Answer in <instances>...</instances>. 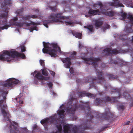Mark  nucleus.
Wrapping results in <instances>:
<instances>
[{
    "label": "nucleus",
    "instance_id": "obj_45",
    "mask_svg": "<svg viewBox=\"0 0 133 133\" xmlns=\"http://www.w3.org/2000/svg\"><path fill=\"white\" fill-rule=\"evenodd\" d=\"M37 125L36 124H34L33 126V130L32 131V133H34V132L35 131L36 129L37 128Z\"/></svg>",
    "mask_w": 133,
    "mask_h": 133
},
{
    "label": "nucleus",
    "instance_id": "obj_39",
    "mask_svg": "<svg viewBox=\"0 0 133 133\" xmlns=\"http://www.w3.org/2000/svg\"><path fill=\"white\" fill-rule=\"evenodd\" d=\"M65 23L66 25H71L74 24V22L70 21H65Z\"/></svg>",
    "mask_w": 133,
    "mask_h": 133
},
{
    "label": "nucleus",
    "instance_id": "obj_11",
    "mask_svg": "<svg viewBox=\"0 0 133 133\" xmlns=\"http://www.w3.org/2000/svg\"><path fill=\"white\" fill-rule=\"evenodd\" d=\"M19 81L14 78H9L7 80L6 82L3 85L2 88H5V90L6 91L8 88L12 87L14 84H16L18 83Z\"/></svg>",
    "mask_w": 133,
    "mask_h": 133
},
{
    "label": "nucleus",
    "instance_id": "obj_4",
    "mask_svg": "<svg viewBox=\"0 0 133 133\" xmlns=\"http://www.w3.org/2000/svg\"><path fill=\"white\" fill-rule=\"evenodd\" d=\"M16 57H20L23 59L25 58V55L23 53H19L16 51H11L10 52L7 50H5L0 55V60L9 62Z\"/></svg>",
    "mask_w": 133,
    "mask_h": 133
},
{
    "label": "nucleus",
    "instance_id": "obj_3",
    "mask_svg": "<svg viewBox=\"0 0 133 133\" xmlns=\"http://www.w3.org/2000/svg\"><path fill=\"white\" fill-rule=\"evenodd\" d=\"M43 43L44 48L42 49V51L44 53L49 54L51 57L55 58L57 56V50L55 49L58 48V51L61 52L60 48L56 44H50L45 42H43Z\"/></svg>",
    "mask_w": 133,
    "mask_h": 133
},
{
    "label": "nucleus",
    "instance_id": "obj_63",
    "mask_svg": "<svg viewBox=\"0 0 133 133\" xmlns=\"http://www.w3.org/2000/svg\"><path fill=\"white\" fill-rule=\"evenodd\" d=\"M61 106L60 107V108H61Z\"/></svg>",
    "mask_w": 133,
    "mask_h": 133
},
{
    "label": "nucleus",
    "instance_id": "obj_32",
    "mask_svg": "<svg viewBox=\"0 0 133 133\" xmlns=\"http://www.w3.org/2000/svg\"><path fill=\"white\" fill-rule=\"evenodd\" d=\"M42 73L43 75L46 76H48L49 74L48 72L45 69H43L42 70Z\"/></svg>",
    "mask_w": 133,
    "mask_h": 133
},
{
    "label": "nucleus",
    "instance_id": "obj_5",
    "mask_svg": "<svg viewBox=\"0 0 133 133\" xmlns=\"http://www.w3.org/2000/svg\"><path fill=\"white\" fill-rule=\"evenodd\" d=\"M5 88H1L0 89V92L1 95L3 97V99L0 100V107L1 112L2 114L4 119L6 121H9L10 120V115L9 112L7 110V106L4 104L2 105L4 102H6V95L8 94V91L5 90ZM1 96H0V97Z\"/></svg>",
    "mask_w": 133,
    "mask_h": 133
},
{
    "label": "nucleus",
    "instance_id": "obj_61",
    "mask_svg": "<svg viewBox=\"0 0 133 133\" xmlns=\"http://www.w3.org/2000/svg\"><path fill=\"white\" fill-rule=\"evenodd\" d=\"M87 26H84V28H87Z\"/></svg>",
    "mask_w": 133,
    "mask_h": 133
},
{
    "label": "nucleus",
    "instance_id": "obj_29",
    "mask_svg": "<svg viewBox=\"0 0 133 133\" xmlns=\"http://www.w3.org/2000/svg\"><path fill=\"white\" fill-rule=\"evenodd\" d=\"M21 19H20V21H22V20H27L30 19V15H28L27 16H22L21 17Z\"/></svg>",
    "mask_w": 133,
    "mask_h": 133
},
{
    "label": "nucleus",
    "instance_id": "obj_44",
    "mask_svg": "<svg viewBox=\"0 0 133 133\" xmlns=\"http://www.w3.org/2000/svg\"><path fill=\"white\" fill-rule=\"evenodd\" d=\"M108 128V127L107 126L103 127L100 130V131L99 132V133L103 131V130H105L107 128Z\"/></svg>",
    "mask_w": 133,
    "mask_h": 133
},
{
    "label": "nucleus",
    "instance_id": "obj_56",
    "mask_svg": "<svg viewBox=\"0 0 133 133\" xmlns=\"http://www.w3.org/2000/svg\"><path fill=\"white\" fill-rule=\"evenodd\" d=\"M30 30L31 32H32V31L34 30V29H33L31 27L30 29Z\"/></svg>",
    "mask_w": 133,
    "mask_h": 133
},
{
    "label": "nucleus",
    "instance_id": "obj_1",
    "mask_svg": "<svg viewBox=\"0 0 133 133\" xmlns=\"http://www.w3.org/2000/svg\"><path fill=\"white\" fill-rule=\"evenodd\" d=\"M69 103L71 105L66 108L67 112L70 114L73 115L74 114L75 111L77 109L83 110L84 111L87 115L90 117V119L87 121L85 124L80 125L78 128L76 126L66 124L63 127L64 133H78V132H82L85 129L90 128L92 123V119L93 116L92 113L90 110L89 102H83L81 101V104H78V101L76 98L72 97L70 99Z\"/></svg>",
    "mask_w": 133,
    "mask_h": 133
},
{
    "label": "nucleus",
    "instance_id": "obj_46",
    "mask_svg": "<svg viewBox=\"0 0 133 133\" xmlns=\"http://www.w3.org/2000/svg\"><path fill=\"white\" fill-rule=\"evenodd\" d=\"M69 68V71L72 74H74V71L73 68Z\"/></svg>",
    "mask_w": 133,
    "mask_h": 133
},
{
    "label": "nucleus",
    "instance_id": "obj_14",
    "mask_svg": "<svg viewBox=\"0 0 133 133\" xmlns=\"http://www.w3.org/2000/svg\"><path fill=\"white\" fill-rule=\"evenodd\" d=\"M61 61L62 62L65 63L64 66L65 68H69L71 64V62L70 58L66 57L65 58H62Z\"/></svg>",
    "mask_w": 133,
    "mask_h": 133
},
{
    "label": "nucleus",
    "instance_id": "obj_19",
    "mask_svg": "<svg viewBox=\"0 0 133 133\" xmlns=\"http://www.w3.org/2000/svg\"><path fill=\"white\" fill-rule=\"evenodd\" d=\"M88 13L89 14L92 15H99L101 13V12L98 9L93 10L90 9L89 10Z\"/></svg>",
    "mask_w": 133,
    "mask_h": 133
},
{
    "label": "nucleus",
    "instance_id": "obj_50",
    "mask_svg": "<svg viewBox=\"0 0 133 133\" xmlns=\"http://www.w3.org/2000/svg\"><path fill=\"white\" fill-rule=\"evenodd\" d=\"M33 10L36 12H38L39 11V10L38 9H34Z\"/></svg>",
    "mask_w": 133,
    "mask_h": 133
},
{
    "label": "nucleus",
    "instance_id": "obj_47",
    "mask_svg": "<svg viewBox=\"0 0 133 133\" xmlns=\"http://www.w3.org/2000/svg\"><path fill=\"white\" fill-rule=\"evenodd\" d=\"M119 108L123 110L125 109V106L123 104H121L119 106Z\"/></svg>",
    "mask_w": 133,
    "mask_h": 133
},
{
    "label": "nucleus",
    "instance_id": "obj_59",
    "mask_svg": "<svg viewBox=\"0 0 133 133\" xmlns=\"http://www.w3.org/2000/svg\"><path fill=\"white\" fill-rule=\"evenodd\" d=\"M105 89H107V86H106L105 85Z\"/></svg>",
    "mask_w": 133,
    "mask_h": 133
},
{
    "label": "nucleus",
    "instance_id": "obj_16",
    "mask_svg": "<svg viewBox=\"0 0 133 133\" xmlns=\"http://www.w3.org/2000/svg\"><path fill=\"white\" fill-rule=\"evenodd\" d=\"M78 94L79 95V97H81L86 96L91 98L95 97V95L94 94L89 92H87L85 91H84L81 92H78Z\"/></svg>",
    "mask_w": 133,
    "mask_h": 133
},
{
    "label": "nucleus",
    "instance_id": "obj_7",
    "mask_svg": "<svg viewBox=\"0 0 133 133\" xmlns=\"http://www.w3.org/2000/svg\"><path fill=\"white\" fill-rule=\"evenodd\" d=\"M96 71L97 77L93 78L90 76L86 78V82H91L90 88H92L93 87L94 88H95L96 86L94 84L95 82L97 83L101 84H103V83H105L106 82L105 78L103 76L104 73L102 72L99 71V70H97V69Z\"/></svg>",
    "mask_w": 133,
    "mask_h": 133
},
{
    "label": "nucleus",
    "instance_id": "obj_26",
    "mask_svg": "<svg viewBox=\"0 0 133 133\" xmlns=\"http://www.w3.org/2000/svg\"><path fill=\"white\" fill-rule=\"evenodd\" d=\"M106 75L107 77L110 79H116L117 78V76L116 75L115 76L109 74H106Z\"/></svg>",
    "mask_w": 133,
    "mask_h": 133
},
{
    "label": "nucleus",
    "instance_id": "obj_17",
    "mask_svg": "<svg viewBox=\"0 0 133 133\" xmlns=\"http://www.w3.org/2000/svg\"><path fill=\"white\" fill-rule=\"evenodd\" d=\"M110 6H115L116 7H124V5L123 4L119 1H115L114 2H110Z\"/></svg>",
    "mask_w": 133,
    "mask_h": 133
},
{
    "label": "nucleus",
    "instance_id": "obj_62",
    "mask_svg": "<svg viewBox=\"0 0 133 133\" xmlns=\"http://www.w3.org/2000/svg\"><path fill=\"white\" fill-rule=\"evenodd\" d=\"M130 133H132V131H130Z\"/></svg>",
    "mask_w": 133,
    "mask_h": 133
},
{
    "label": "nucleus",
    "instance_id": "obj_58",
    "mask_svg": "<svg viewBox=\"0 0 133 133\" xmlns=\"http://www.w3.org/2000/svg\"><path fill=\"white\" fill-rule=\"evenodd\" d=\"M20 103L21 104H22L23 103V101H22L21 102H20Z\"/></svg>",
    "mask_w": 133,
    "mask_h": 133
},
{
    "label": "nucleus",
    "instance_id": "obj_37",
    "mask_svg": "<svg viewBox=\"0 0 133 133\" xmlns=\"http://www.w3.org/2000/svg\"><path fill=\"white\" fill-rule=\"evenodd\" d=\"M20 47L22 52H24L25 51V47L24 46V45H21L20 46Z\"/></svg>",
    "mask_w": 133,
    "mask_h": 133
},
{
    "label": "nucleus",
    "instance_id": "obj_15",
    "mask_svg": "<svg viewBox=\"0 0 133 133\" xmlns=\"http://www.w3.org/2000/svg\"><path fill=\"white\" fill-rule=\"evenodd\" d=\"M110 113L109 112H105L104 113L99 114L98 115V118L101 119L109 120L110 118Z\"/></svg>",
    "mask_w": 133,
    "mask_h": 133
},
{
    "label": "nucleus",
    "instance_id": "obj_34",
    "mask_svg": "<svg viewBox=\"0 0 133 133\" xmlns=\"http://www.w3.org/2000/svg\"><path fill=\"white\" fill-rule=\"evenodd\" d=\"M24 8H22L21 9H19L17 10L16 12L17 15L18 16L23 11Z\"/></svg>",
    "mask_w": 133,
    "mask_h": 133
},
{
    "label": "nucleus",
    "instance_id": "obj_24",
    "mask_svg": "<svg viewBox=\"0 0 133 133\" xmlns=\"http://www.w3.org/2000/svg\"><path fill=\"white\" fill-rule=\"evenodd\" d=\"M105 11L103 10V13L105 15L109 16H112L114 15V13L113 11H105Z\"/></svg>",
    "mask_w": 133,
    "mask_h": 133
},
{
    "label": "nucleus",
    "instance_id": "obj_54",
    "mask_svg": "<svg viewBox=\"0 0 133 133\" xmlns=\"http://www.w3.org/2000/svg\"><path fill=\"white\" fill-rule=\"evenodd\" d=\"M51 75L53 76H54V75H55V72H54L53 71H51Z\"/></svg>",
    "mask_w": 133,
    "mask_h": 133
},
{
    "label": "nucleus",
    "instance_id": "obj_18",
    "mask_svg": "<svg viewBox=\"0 0 133 133\" xmlns=\"http://www.w3.org/2000/svg\"><path fill=\"white\" fill-rule=\"evenodd\" d=\"M13 25H15L16 26H19V27H21L23 26L24 25H26L27 26H29L31 25L30 23H27L26 22H20L19 23H14Z\"/></svg>",
    "mask_w": 133,
    "mask_h": 133
},
{
    "label": "nucleus",
    "instance_id": "obj_9",
    "mask_svg": "<svg viewBox=\"0 0 133 133\" xmlns=\"http://www.w3.org/2000/svg\"><path fill=\"white\" fill-rule=\"evenodd\" d=\"M125 32H127V34H125V35H123L121 33L120 35L118 36V37L119 39L123 41H125L127 45L129 43H131L133 45V36L131 37V38L130 39L129 38H128L127 35H128V33L133 32L132 28L131 27L126 28Z\"/></svg>",
    "mask_w": 133,
    "mask_h": 133
},
{
    "label": "nucleus",
    "instance_id": "obj_2",
    "mask_svg": "<svg viewBox=\"0 0 133 133\" xmlns=\"http://www.w3.org/2000/svg\"><path fill=\"white\" fill-rule=\"evenodd\" d=\"M4 2L1 4V6L4 12L0 15V29L2 30L4 29H7L11 25H13L16 22L15 21L18 20L17 17H14L11 19V21L9 22V24L7 22V17L8 15V10L9 9L8 6L11 4V0H4Z\"/></svg>",
    "mask_w": 133,
    "mask_h": 133
},
{
    "label": "nucleus",
    "instance_id": "obj_22",
    "mask_svg": "<svg viewBox=\"0 0 133 133\" xmlns=\"http://www.w3.org/2000/svg\"><path fill=\"white\" fill-rule=\"evenodd\" d=\"M49 118H46L43 119L41 121V123L46 128L47 127V125L49 123Z\"/></svg>",
    "mask_w": 133,
    "mask_h": 133
},
{
    "label": "nucleus",
    "instance_id": "obj_30",
    "mask_svg": "<svg viewBox=\"0 0 133 133\" xmlns=\"http://www.w3.org/2000/svg\"><path fill=\"white\" fill-rule=\"evenodd\" d=\"M127 19H128L130 22L131 23L133 22V16L132 15H128Z\"/></svg>",
    "mask_w": 133,
    "mask_h": 133
},
{
    "label": "nucleus",
    "instance_id": "obj_28",
    "mask_svg": "<svg viewBox=\"0 0 133 133\" xmlns=\"http://www.w3.org/2000/svg\"><path fill=\"white\" fill-rule=\"evenodd\" d=\"M65 111L62 109L58 110L57 112V114L60 117L64 116Z\"/></svg>",
    "mask_w": 133,
    "mask_h": 133
},
{
    "label": "nucleus",
    "instance_id": "obj_20",
    "mask_svg": "<svg viewBox=\"0 0 133 133\" xmlns=\"http://www.w3.org/2000/svg\"><path fill=\"white\" fill-rule=\"evenodd\" d=\"M34 77L36 78L39 81H42L46 79V78L43 76L42 75L41 73L39 72H38L36 74Z\"/></svg>",
    "mask_w": 133,
    "mask_h": 133
},
{
    "label": "nucleus",
    "instance_id": "obj_8",
    "mask_svg": "<svg viewBox=\"0 0 133 133\" xmlns=\"http://www.w3.org/2000/svg\"><path fill=\"white\" fill-rule=\"evenodd\" d=\"M62 12L58 13L56 14L54 13L51 14L48 16L49 20H45L43 21V25L46 28H48V24H49L54 22H62V21H60L58 18L63 19H65L66 17L62 16Z\"/></svg>",
    "mask_w": 133,
    "mask_h": 133
},
{
    "label": "nucleus",
    "instance_id": "obj_25",
    "mask_svg": "<svg viewBox=\"0 0 133 133\" xmlns=\"http://www.w3.org/2000/svg\"><path fill=\"white\" fill-rule=\"evenodd\" d=\"M72 34L73 36L79 39L81 38L82 34L81 33L75 32H72Z\"/></svg>",
    "mask_w": 133,
    "mask_h": 133
},
{
    "label": "nucleus",
    "instance_id": "obj_41",
    "mask_svg": "<svg viewBox=\"0 0 133 133\" xmlns=\"http://www.w3.org/2000/svg\"><path fill=\"white\" fill-rule=\"evenodd\" d=\"M39 62L41 65L43 66V67H44L45 65L44 61L43 60L40 59L39 61Z\"/></svg>",
    "mask_w": 133,
    "mask_h": 133
},
{
    "label": "nucleus",
    "instance_id": "obj_60",
    "mask_svg": "<svg viewBox=\"0 0 133 133\" xmlns=\"http://www.w3.org/2000/svg\"><path fill=\"white\" fill-rule=\"evenodd\" d=\"M131 131H132V133H133V128L132 129Z\"/></svg>",
    "mask_w": 133,
    "mask_h": 133
},
{
    "label": "nucleus",
    "instance_id": "obj_6",
    "mask_svg": "<svg viewBox=\"0 0 133 133\" xmlns=\"http://www.w3.org/2000/svg\"><path fill=\"white\" fill-rule=\"evenodd\" d=\"M120 89H114L112 91L113 93H117L118 96L115 97H110L107 96L102 98H96L95 101V103L96 105H103L105 104L106 103L111 101L115 102L116 101L117 98L119 99L122 96Z\"/></svg>",
    "mask_w": 133,
    "mask_h": 133
},
{
    "label": "nucleus",
    "instance_id": "obj_27",
    "mask_svg": "<svg viewBox=\"0 0 133 133\" xmlns=\"http://www.w3.org/2000/svg\"><path fill=\"white\" fill-rule=\"evenodd\" d=\"M114 64H117L118 65L120 64L122 65L123 64V61L119 58H117L114 62Z\"/></svg>",
    "mask_w": 133,
    "mask_h": 133
},
{
    "label": "nucleus",
    "instance_id": "obj_31",
    "mask_svg": "<svg viewBox=\"0 0 133 133\" xmlns=\"http://www.w3.org/2000/svg\"><path fill=\"white\" fill-rule=\"evenodd\" d=\"M87 28L90 32H94V29H93V26L92 25H88Z\"/></svg>",
    "mask_w": 133,
    "mask_h": 133
},
{
    "label": "nucleus",
    "instance_id": "obj_12",
    "mask_svg": "<svg viewBox=\"0 0 133 133\" xmlns=\"http://www.w3.org/2000/svg\"><path fill=\"white\" fill-rule=\"evenodd\" d=\"M83 59L85 61V63L88 64H91L94 66V68L96 69V67L98 66L97 62L100 61L99 58H95L93 57H90V58H84Z\"/></svg>",
    "mask_w": 133,
    "mask_h": 133
},
{
    "label": "nucleus",
    "instance_id": "obj_36",
    "mask_svg": "<svg viewBox=\"0 0 133 133\" xmlns=\"http://www.w3.org/2000/svg\"><path fill=\"white\" fill-rule=\"evenodd\" d=\"M76 54V52L75 51H74L72 54L70 55V57L72 59L75 58Z\"/></svg>",
    "mask_w": 133,
    "mask_h": 133
},
{
    "label": "nucleus",
    "instance_id": "obj_42",
    "mask_svg": "<svg viewBox=\"0 0 133 133\" xmlns=\"http://www.w3.org/2000/svg\"><path fill=\"white\" fill-rule=\"evenodd\" d=\"M128 15H127L125 13H123L122 15V16L123 17L124 19H126L127 17V16Z\"/></svg>",
    "mask_w": 133,
    "mask_h": 133
},
{
    "label": "nucleus",
    "instance_id": "obj_23",
    "mask_svg": "<svg viewBox=\"0 0 133 133\" xmlns=\"http://www.w3.org/2000/svg\"><path fill=\"white\" fill-rule=\"evenodd\" d=\"M94 6L95 7V9L99 8L100 10H101L102 11H103V10L105 11V10L104 9H103L102 10V8L103 7V5L101 3H99L98 4H95L94 5Z\"/></svg>",
    "mask_w": 133,
    "mask_h": 133
},
{
    "label": "nucleus",
    "instance_id": "obj_40",
    "mask_svg": "<svg viewBox=\"0 0 133 133\" xmlns=\"http://www.w3.org/2000/svg\"><path fill=\"white\" fill-rule=\"evenodd\" d=\"M49 8L51 10L54 12H56V11L57 8L56 6L54 7L50 6L49 7Z\"/></svg>",
    "mask_w": 133,
    "mask_h": 133
},
{
    "label": "nucleus",
    "instance_id": "obj_48",
    "mask_svg": "<svg viewBox=\"0 0 133 133\" xmlns=\"http://www.w3.org/2000/svg\"><path fill=\"white\" fill-rule=\"evenodd\" d=\"M48 87L50 88L52 87L53 85V84L51 82L48 83Z\"/></svg>",
    "mask_w": 133,
    "mask_h": 133
},
{
    "label": "nucleus",
    "instance_id": "obj_57",
    "mask_svg": "<svg viewBox=\"0 0 133 133\" xmlns=\"http://www.w3.org/2000/svg\"><path fill=\"white\" fill-rule=\"evenodd\" d=\"M79 48H81V45L80 44H79Z\"/></svg>",
    "mask_w": 133,
    "mask_h": 133
},
{
    "label": "nucleus",
    "instance_id": "obj_49",
    "mask_svg": "<svg viewBox=\"0 0 133 133\" xmlns=\"http://www.w3.org/2000/svg\"><path fill=\"white\" fill-rule=\"evenodd\" d=\"M123 96L125 98H127V95H129L126 92H124L123 94Z\"/></svg>",
    "mask_w": 133,
    "mask_h": 133
},
{
    "label": "nucleus",
    "instance_id": "obj_33",
    "mask_svg": "<svg viewBox=\"0 0 133 133\" xmlns=\"http://www.w3.org/2000/svg\"><path fill=\"white\" fill-rule=\"evenodd\" d=\"M103 25V26L102 28L103 30H104L107 29L109 28L110 27V26L107 23L104 24Z\"/></svg>",
    "mask_w": 133,
    "mask_h": 133
},
{
    "label": "nucleus",
    "instance_id": "obj_10",
    "mask_svg": "<svg viewBox=\"0 0 133 133\" xmlns=\"http://www.w3.org/2000/svg\"><path fill=\"white\" fill-rule=\"evenodd\" d=\"M8 121L10 123V131L11 133H16V131L18 132L24 133H27L28 132V130L26 128H24L19 129L17 127L18 124L17 123L14 121L11 122L10 121V119Z\"/></svg>",
    "mask_w": 133,
    "mask_h": 133
},
{
    "label": "nucleus",
    "instance_id": "obj_13",
    "mask_svg": "<svg viewBox=\"0 0 133 133\" xmlns=\"http://www.w3.org/2000/svg\"><path fill=\"white\" fill-rule=\"evenodd\" d=\"M105 54L107 55L111 56L113 54L116 55L118 53L123 52V50L120 49L118 50L116 49H112L110 48H107L103 50Z\"/></svg>",
    "mask_w": 133,
    "mask_h": 133
},
{
    "label": "nucleus",
    "instance_id": "obj_43",
    "mask_svg": "<svg viewBox=\"0 0 133 133\" xmlns=\"http://www.w3.org/2000/svg\"><path fill=\"white\" fill-rule=\"evenodd\" d=\"M38 16L35 15H32L31 16L30 15V18H32L33 19H35L38 18Z\"/></svg>",
    "mask_w": 133,
    "mask_h": 133
},
{
    "label": "nucleus",
    "instance_id": "obj_51",
    "mask_svg": "<svg viewBox=\"0 0 133 133\" xmlns=\"http://www.w3.org/2000/svg\"><path fill=\"white\" fill-rule=\"evenodd\" d=\"M130 122L129 121L125 122L124 123V125H128L129 124Z\"/></svg>",
    "mask_w": 133,
    "mask_h": 133
},
{
    "label": "nucleus",
    "instance_id": "obj_55",
    "mask_svg": "<svg viewBox=\"0 0 133 133\" xmlns=\"http://www.w3.org/2000/svg\"><path fill=\"white\" fill-rule=\"evenodd\" d=\"M76 81L78 82V83H80V82H81V81L80 79H76Z\"/></svg>",
    "mask_w": 133,
    "mask_h": 133
},
{
    "label": "nucleus",
    "instance_id": "obj_38",
    "mask_svg": "<svg viewBox=\"0 0 133 133\" xmlns=\"http://www.w3.org/2000/svg\"><path fill=\"white\" fill-rule=\"evenodd\" d=\"M39 81V80L37 79V78L34 77V78L33 80L32 83L34 84L37 85L38 84V81Z\"/></svg>",
    "mask_w": 133,
    "mask_h": 133
},
{
    "label": "nucleus",
    "instance_id": "obj_53",
    "mask_svg": "<svg viewBox=\"0 0 133 133\" xmlns=\"http://www.w3.org/2000/svg\"><path fill=\"white\" fill-rule=\"evenodd\" d=\"M33 29H34V30H36V28H37V27L36 26H33V27H31Z\"/></svg>",
    "mask_w": 133,
    "mask_h": 133
},
{
    "label": "nucleus",
    "instance_id": "obj_52",
    "mask_svg": "<svg viewBox=\"0 0 133 133\" xmlns=\"http://www.w3.org/2000/svg\"><path fill=\"white\" fill-rule=\"evenodd\" d=\"M31 24L33 25H36L37 24V23L31 21Z\"/></svg>",
    "mask_w": 133,
    "mask_h": 133
},
{
    "label": "nucleus",
    "instance_id": "obj_35",
    "mask_svg": "<svg viewBox=\"0 0 133 133\" xmlns=\"http://www.w3.org/2000/svg\"><path fill=\"white\" fill-rule=\"evenodd\" d=\"M55 121V119L53 117L49 118V123H50V124L53 123Z\"/></svg>",
    "mask_w": 133,
    "mask_h": 133
},
{
    "label": "nucleus",
    "instance_id": "obj_21",
    "mask_svg": "<svg viewBox=\"0 0 133 133\" xmlns=\"http://www.w3.org/2000/svg\"><path fill=\"white\" fill-rule=\"evenodd\" d=\"M95 25L97 29L101 26L103 24V22L99 19L96 20L94 21Z\"/></svg>",
    "mask_w": 133,
    "mask_h": 133
}]
</instances>
